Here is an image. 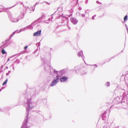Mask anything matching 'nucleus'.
Here are the masks:
<instances>
[{
  "label": "nucleus",
  "mask_w": 128,
  "mask_h": 128,
  "mask_svg": "<svg viewBox=\"0 0 128 128\" xmlns=\"http://www.w3.org/2000/svg\"><path fill=\"white\" fill-rule=\"evenodd\" d=\"M59 80L58 77V76H57L55 77L54 80L52 81V83L50 84V86H53L58 82Z\"/></svg>",
  "instance_id": "1"
},
{
  "label": "nucleus",
  "mask_w": 128,
  "mask_h": 128,
  "mask_svg": "<svg viewBox=\"0 0 128 128\" xmlns=\"http://www.w3.org/2000/svg\"><path fill=\"white\" fill-rule=\"evenodd\" d=\"M54 71L55 72H57V71H55V70Z\"/></svg>",
  "instance_id": "9"
},
{
  "label": "nucleus",
  "mask_w": 128,
  "mask_h": 128,
  "mask_svg": "<svg viewBox=\"0 0 128 128\" xmlns=\"http://www.w3.org/2000/svg\"><path fill=\"white\" fill-rule=\"evenodd\" d=\"M28 46H25V47H24V49H25H25H26L27 48H28Z\"/></svg>",
  "instance_id": "8"
},
{
  "label": "nucleus",
  "mask_w": 128,
  "mask_h": 128,
  "mask_svg": "<svg viewBox=\"0 0 128 128\" xmlns=\"http://www.w3.org/2000/svg\"><path fill=\"white\" fill-rule=\"evenodd\" d=\"M1 52H2V53L3 54H5L6 53V51H5V50H4V49H2V50Z\"/></svg>",
  "instance_id": "5"
},
{
  "label": "nucleus",
  "mask_w": 128,
  "mask_h": 128,
  "mask_svg": "<svg viewBox=\"0 0 128 128\" xmlns=\"http://www.w3.org/2000/svg\"><path fill=\"white\" fill-rule=\"evenodd\" d=\"M9 60H10V59L9 58H8V61Z\"/></svg>",
  "instance_id": "10"
},
{
  "label": "nucleus",
  "mask_w": 128,
  "mask_h": 128,
  "mask_svg": "<svg viewBox=\"0 0 128 128\" xmlns=\"http://www.w3.org/2000/svg\"><path fill=\"white\" fill-rule=\"evenodd\" d=\"M127 16L126 15V16H124V21H126L127 20Z\"/></svg>",
  "instance_id": "6"
},
{
  "label": "nucleus",
  "mask_w": 128,
  "mask_h": 128,
  "mask_svg": "<svg viewBox=\"0 0 128 128\" xmlns=\"http://www.w3.org/2000/svg\"><path fill=\"white\" fill-rule=\"evenodd\" d=\"M7 81H8V79H6V80H5V81L2 84V85L3 86H4V85L6 84L7 83Z\"/></svg>",
  "instance_id": "4"
},
{
  "label": "nucleus",
  "mask_w": 128,
  "mask_h": 128,
  "mask_svg": "<svg viewBox=\"0 0 128 128\" xmlns=\"http://www.w3.org/2000/svg\"><path fill=\"white\" fill-rule=\"evenodd\" d=\"M78 54L79 56H81V53H80V52H79Z\"/></svg>",
  "instance_id": "7"
},
{
  "label": "nucleus",
  "mask_w": 128,
  "mask_h": 128,
  "mask_svg": "<svg viewBox=\"0 0 128 128\" xmlns=\"http://www.w3.org/2000/svg\"><path fill=\"white\" fill-rule=\"evenodd\" d=\"M98 1H97V3H98Z\"/></svg>",
  "instance_id": "12"
},
{
  "label": "nucleus",
  "mask_w": 128,
  "mask_h": 128,
  "mask_svg": "<svg viewBox=\"0 0 128 128\" xmlns=\"http://www.w3.org/2000/svg\"><path fill=\"white\" fill-rule=\"evenodd\" d=\"M68 79V78L66 77H64L60 79V80L61 82H63L66 81Z\"/></svg>",
  "instance_id": "3"
},
{
  "label": "nucleus",
  "mask_w": 128,
  "mask_h": 128,
  "mask_svg": "<svg viewBox=\"0 0 128 128\" xmlns=\"http://www.w3.org/2000/svg\"><path fill=\"white\" fill-rule=\"evenodd\" d=\"M76 23H74V24H76Z\"/></svg>",
  "instance_id": "11"
},
{
  "label": "nucleus",
  "mask_w": 128,
  "mask_h": 128,
  "mask_svg": "<svg viewBox=\"0 0 128 128\" xmlns=\"http://www.w3.org/2000/svg\"><path fill=\"white\" fill-rule=\"evenodd\" d=\"M41 30H38L37 32H35L34 33L33 36H40L41 35Z\"/></svg>",
  "instance_id": "2"
}]
</instances>
